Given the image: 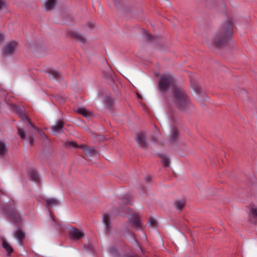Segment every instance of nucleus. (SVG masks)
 Returning a JSON list of instances; mask_svg holds the SVG:
<instances>
[{
  "label": "nucleus",
  "instance_id": "f257e3e1",
  "mask_svg": "<svg viewBox=\"0 0 257 257\" xmlns=\"http://www.w3.org/2000/svg\"><path fill=\"white\" fill-rule=\"evenodd\" d=\"M170 98L173 104L182 112L187 111L192 106L185 90L180 86H174Z\"/></svg>",
  "mask_w": 257,
  "mask_h": 257
},
{
  "label": "nucleus",
  "instance_id": "f03ea898",
  "mask_svg": "<svg viewBox=\"0 0 257 257\" xmlns=\"http://www.w3.org/2000/svg\"><path fill=\"white\" fill-rule=\"evenodd\" d=\"M233 22L228 19L225 24L222 26L220 30L213 37L212 43L216 47L225 46L231 40Z\"/></svg>",
  "mask_w": 257,
  "mask_h": 257
},
{
  "label": "nucleus",
  "instance_id": "7ed1b4c3",
  "mask_svg": "<svg viewBox=\"0 0 257 257\" xmlns=\"http://www.w3.org/2000/svg\"><path fill=\"white\" fill-rule=\"evenodd\" d=\"M174 86H177V85L172 76L167 74L160 76L158 83V88L160 92L165 93L169 88H171L172 90Z\"/></svg>",
  "mask_w": 257,
  "mask_h": 257
},
{
  "label": "nucleus",
  "instance_id": "20e7f679",
  "mask_svg": "<svg viewBox=\"0 0 257 257\" xmlns=\"http://www.w3.org/2000/svg\"><path fill=\"white\" fill-rule=\"evenodd\" d=\"M4 213L12 220L15 222H19L20 221V215L16 211L13 205H6L4 208Z\"/></svg>",
  "mask_w": 257,
  "mask_h": 257
},
{
  "label": "nucleus",
  "instance_id": "39448f33",
  "mask_svg": "<svg viewBox=\"0 0 257 257\" xmlns=\"http://www.w3.org/2000/svg\"><path fill=\"white\" fill-rule=\"evenodd\" d=\"M102 222L104 225L105 234L107 237H109L112 231V225L109 214H105L103 215Z\"/></svg>",
  "mask_w": 257,
  "mask_h": 257
},
{
  "label": "nucleus",
  "instance_id": "423d86ee",
  "mask_svg": "<svg viewBox=\"0 0 257 257\" xmlns=\"http://www.w3.org/2000/svg\"><path fill=\"white\" fill-rule=\"evenodd\" d=\"M18 44L14 41H11L5 45L4 54L6 56L11 55L16 51Z\"/></svg>",
  "mask_w": 257,
  "mask_h": 257
},
{
  "label": "nucleus",
  "instance_id": "0eeeda50",
  "mask_svg": "<svg viewBox=\"0 0 257 257\" xmlns=\"http://www.w3.org/2000/svg\"><path fill=\"white\" fill-rule=\"evenodd\" d=\"M69 233L71 239L73 240L79 239L84 236V234L81 230L73 227L69 228Z\"/></svg>",
  "mask_w": 257,
  "mask_h": 257
},
{
  "label": "nucleus",
  "instance_id": "6e6552de",
  "mask_svg": "<svg viewBox=\"0 0 257 257\" xmlns=\"http://www.w3.org/2000/svg\"><path fill=\"white\" fill-rule=\"evenodd\" d=\"M139 217L138 214L134 212L132 213L128 216L129 220L134 224L138 229H140L142 227V224L139 220Z\"/></svg>",
  "mask_w": 257,
  "mask_h": 257
},
{
  "label": "nucleus",
  "instance_id": "1a4fd4ad",
  "mask_svg": "<svg viewBox=\"0 0 257 257\" xmlns=\"http://www.w3.org/2000/svg\"><path fill=\"white\" fill-rule=\"evenodd\" d=\"M179 133L178 130L175 126L171 128L170 136L168 140L171 143H176L179 139Z\"/></svg>",
  "mask_w": 257,
  "mask_h": 257
},
{
  "label": "nucleus",
  "instance_id": "9d476101",
  "mask_svg": "<svg viewBox=\"0 0 257 257\" xmlns=\"http://www.w3.org/2000/svg\"><path fill=\"white\" fill-rule=\"evenodd\" d=\"M64 127L63 121L62 120H58L55 124L51 127L52 133L54 135H57L62 132Z\"/></svg>",
  "mask_w": 257,
  "mask_h": 257
},
{
  "label": "nucleus",
  "instance_id": "9b49d317",
  "mask_svg": "<svg viewBox=\"0 0 257 257\" xmlns=\"http://www.w3.org/2000/svg\"><path fill=\"white\" fill-rule=\"evenodd\" d=\"M80 148L84 151L87 156H93L97 154V152L92 147L81 145Z\"/></svg>",
  "mask_w": 257,
  "mask_h": 257
},
{
  "label": "nucleus",
  "instance_id": "f8f14e48",
  "mask_svg": "<svg viewBox=\"0 0 257 257\" xmlns=\"http://www.w3.org/2000/svg\"><path fill=\"white\" fill-rule=\"evenodd\" d=\"M48 73L50 80H55L58 81H60L61 80V74L57 71L50 69L48 71Z\"/></svg>",
  "mask_w": 257,
  "mask_h": 257
},
{
  "label": "nucleus",
  "instance_id": "ddd939ff",
  "mask_svg": "<svg viewBox=\"0 0 257 257\" xmlns=\"http://www.w3.org/2000/svg\"><path fill=\"white\" fill-rule=\"evenodd\" d=\"M136 141L142 148H145L147 145V143L146 141L145 135L143 133H138L137 134Z\"/></svg>",
  "mask_w": 257,
  "mask_h": 257
},
{
  "label": "nucleus",
  "instance_id": "4468645a",
  "mask_svg": "<svg viewBox=\"0 0 257 257\" xmlns=\"http://www.w3.org/2000/svg\"><path fill=\"white\" fill-rule=\"evenodd\" d=\"M16 111L18 113L19 116L22 119H26L27 121V123H28V120L29 121L30 120L28 118H27V116L25 113V108L23 106H16Z\"/></svg>",
  "mask_w": 257,
  "mask_h": 257
},
{
  "label": "nucleus",
  "instance_id": "2eb2a0df",
  "mask_svg": "<svg viewBox=\"0 0 257 257\" xmlns=\"http://www.w3.org/2000/svg\"><path fill=\"white\" fill-rule=\"evenodd\" d=\"M14 235L15 238L19 241V243L22 244L25 236V233L22 231V230L20 229H18L15 231Z\"/></svg>",
  "mask_w": 257,
  "mask_h": 257
},
{
  "label": "nucleus",
  "instance_id": "dca6fc26",
  "mask_svg": "<svg viewBox=\"0 0 257 257\" xmlns=\"http://www.w3.org/2000/svg\"><path fill=\"white\" fill-rule=\"evenodd\" d=\"M47 203V207L48 208L49 206L55 207L58 206L60 204L59 201L54 198H50L46 200Z\"/></svg>",
  "mask_w": 257,
  "mask_h": 257
},
{
  "label": "nucleus",
  "instance_id": "f3484780",
  "mask_svg": "<svg viewBox=\"0 0 257 257\" xmlns=\"http://www.w3.org/2000/svg\"><path fill=\"white\" fill-rule=\"evenodd\" d=\"M30 175L33 181L37 183L40 182V179L39 174L35 170H31L30 171Z\"/></svg>",
  "mask_w": 257,
  "mask_h": 257
},
{
  "label": "nucleus",
  "instance_id": "a211bd4d",
  "mask_svg": "<svg viewBox=\"0 0 257 257\" xmlns=\"http://www.w3.org/2000/svg\"><path fill=\"white\" fill-rule=\"evenodd\" d=\"M8 146L3 142L0 141V157H5L8 153Z\"/></svg>",
  "mask_w": 257,
  "mask_h": 257
},
{
  "label": "nucleus",
  "instance_id": "6ab92c4d",
  "mask_svg": "<svg viewBox=\"0 0 257 257\" xmlns=\"http://www.w3.org/2000/svg\"><path fill=\"white\" fill-rule=\"evenodd\" d=\"M56 5V0H47L45 3V8L46 11L52 10Z\"/></svg>",
  "mask_w": 257,
  "mask_h": 257
},
{
  "label": "nucleus",
  "instance_id": "aec40b11",
  "mask_svg": "<svg viewBox=\"0 0 257 257\" xmlns=\"http://www.w3.org/2000/svg\"><path fill=\"white\" fill-rule=\"evenodd\" d=\"M75 111L77 113H79L82 115L86 117H87L91 115V113L90 111L87 110L84 107H78Z\"/></svg>",
  "mask_w": 257,
  "mask_h": 257
},
{
  "label": "nucleus",
  "instance_id": "412c9836",
  "mask_svg": "<svg viewBox=\"0 0 257 257\" xmlns=\"http://www.w3.org/2000/svg\"><path fill=\"white\" fill-rule=\"evenodd\" d=\"M2 246L8 252V254L9 255L13 252V248L7 241H3Z\"/></svg>",
  "mask_w": 257,
  "mask_h": 257
},
{
  "label": "nucleus",
  "instance_id": "4be33fe9",
  "mask_svg": "<svg viewBox=\"0 0 257 257\" xmlns=\"http://www.w3.org/2000/svg\"><path fill=\"white\" fill-rule=\"evenodd\" d=\"M28 125L31 126L35 131H37L40 135L43 138L44 140H46L47 138L44 133L42 131L40 128L37 127L36 126L33 125L30 121L28 120Z\"/></svg>",
  "mask_w": 257,
  "mask_h": 257
},
{
  "label": "nucleus",
  "instance_id": "5701e85b",
  "mask_svg": "<svg viewBox=\"0 0 257 257\" xmlns=\"http://www.w3.org/2000/svg\"><path fill=\"white\" fill-rule=\"evenodd\" d=\"M185 205V201L183 200H178L175 202V206L176 209L181 210Z\"/></svg>",
  "mask_w": 257,
  "mask_h": 257
},
{
  "label": "nucleus",
  "instance_id": "b1692460",
  "mask_svg": "<svg viewBox=\"0 0 257 257\" xmlns=\"http://www.w3.org/2000/svg\"><path fill=\"white\" fill-rule=\"evenodd\" d=\"M74 37L77 41L80 42L82 44H84L85 43V38L82 35L79 33H75Z\"/></svg>",
  "mask_w": 257,
  "mask_h": 257
},
{
  "label": "nucleus",
  "instance_id": "393cba45",
  "mask_svg": "<svg viewBox=\"0 0 257 257\" xmlns=\"http://www.w3.org/2000/svg\"><path fill=\"white\" fill-rule=\"evenodd\" d=\"M159 156L162 158V162L165 167L169 166V160L166 155H159Z\"/></svg>",
  "mask_w": 257,
  "mask_h": 257
},
{
  "label": "nucleus",
  "instance_id": "a878e982",
  "mask_svg": "<svg viewBox=\"0 0 257 257\" xmlns=\"http://www.w3.org/2000/svg\"><path fill=\"white\" fill-rule=\"evenodd\" d=\"M18 133L19 136L21 137V138L22 140H24L26 139V131L25 130H24L22 128H18Z\"/></svg>",
  "mask_w": 257,
  "mask_h": 257
},
{
  "label": "nucleus",
  "instance_id": "bb28decb",
  "mask_svg": "<svg viewBox=\"0 0 257 257\" xmlns=\"http://www.w3.org/2000/svg\"><path fill=\"white\" fill-rule=\"evenodd\" d=\"M105 65L106 72L104 73V76L106 78H109L111 77V69L107 63H106Z\"/></svg>",
  "mask_w": 257,
  "mask_h": 257
},
{
  "label": "nucleus",
  "instance_id": "cd10ccee",
  "mask_svg": "<svg viewBox=\"0 0 257 257\" xmlns=\"http://www.w3.org/2000/svg\"><path fill=\"white\" fill-rule=\"evenodd\" d=\"M143 32L144 33V34H145L146 36V38L148 40H155L156 39H157V40L160 39V37H157V36H152V35H150L148 31L145 30H143Z\"/></svg>",
  "mask_w": 257,
  "mask_h": 257
},
{
  "label": "nucleus",
  "instance_id": "c85d7f7f",
  "mask_svg": "<svg viewBox=\"0 0 257 257\" xmlns=\"http://www.w3.org/2000/svg\"><path fill=\"white\" fill-rule=\"evenodd\" d=\"M192 87L193 89L196 92H197L198 94H202L203 91L202 90V88L199 86L198 85L196 84H192Z\"/></svg>",
  "mask_w": 257,
  "mask_h": 257
},
{
  "label": "nucleus",
  "instance_id": "c756f323",
  "mask_svg": "<svg viewBox=\"0 0 257 257\" xmlns=\"http://www.w3.org/2000/svg\"><path fill=\"white\" fill-rule=\"evenodd\" d=\"M108 252L114 257H117L118 255L116 249L114 247H110L108 249Z\"/></svg>",
  "mask_w": 257,
  "mask_h": 257
},
{
  "label": "nucleus",
  "instance_id": "7c9ffc66",
  "mask_svg": "<svg viewBox=\"0 0 257 257\" xmlns=\"http://www.w3.org/2000/svg\"><path fill=\"white\" fill-rule=\"evenodd\" d=\"M250 211L254 217H257V207L255 206L251 207Z\"/></svg>",
  "mask_w": 257,
  "mask_h": 257
},
{
  "label": "nucleus",
  "instance_id": "2f4dec72",
  "mask_svg": "<svg viewBox=\"0 0 257 257\" xmlns=\"http://www.w3.org/2000/svg\"><path fill=\"white\" fill-rule=\"evenodd\" d=\"M128 235L130 236V237L131 238V239H132V241H134V242H137V241H136V240L135 238V237H134V235H133L132 233H131V232H128Z\"/></svg>",
  "mask_w": 257,
  "mask_h": 257
},
{
  "label": "nucleus",
  "instance_id": "473e14b6",
  "mask_svg": "<svg viewBox=\"0 0 257 257\" xmlns=\"http://www.w3.org/2000/svg\"><path fill=\"white\" fill-rule=\"evenodd\" d=\"M28 139H29V144L30 145H32L34 143V140H33V137L29 136Z\"/></svg>",
  "mask_w": 257,
  "mask_h": 257
},
{
  "label": "nucleus",
  "instance_id": "72a5a7b5",
  "mask_svg": "<svg viewBox=\"0 0 257 257\" xmlns=\"http://www.w3.org/2000/svg\"><path fill=\"white\" fill-rule=\"evenodd\" d=\"M156 223L155 220L153 219H150L148 222V223H150L152 226H155Z\"/></svg>",
  "mask_w": 257,
  "mask_h": 257
},
{
  "label": "nucleus",
  "instance_id": "f704fd0d",
  "mask_svg": "<svg viewBox=\"0 0 257 257\" xmlns=\"http://www.w3.org/2000/svg\"><path fill=\"white\" fill-rule=\"evenodd\" d=\"M105 101L106 102H108L109 106H111V103H112V101H111V99L110 98H106L105 99Z\"/></svg>",
  "mask_w": 257,
  "mask_h": 257
},
{
  "label": "nucleus",
  "instance_id": "c9c22d12",
  "mask_svg": "<svg viewBox=\"0 0 257 257\" xmlns=\"http://www.w3.org/2000/svg\"><path fill=\"white\" fill-rule=\"evenodd\" d=\"M5 5L4 3V0H0V10H1L3 7H5Z\"/></svg>",
  "mask_w": 257,
  "mask_h": 257
},
{
  "label": "nucleus",
  "instance_id": "e433bc0d",
  "mask_svg": "<svg viewBox=\"0 0 257 257\" xmlns=\"http://www.w3.org/2000/svg\"><path fill=\"white\" fill-rule=\"evenodd\" d=\"M69 145L70 146H72V147H74V148H75V147H77V146H76V145L75 144V143L74 142H69Z\"/></svg>",
  "mask_w": 257,
  "mask_h": 257
},
{
  "label": "nucleus",
  "instance_id": "4c0bfd02",
  "mask_svg": "<svg viewBox=\"0 0 257 257\" xmlns=\"http://www.w3.org/2000/svg\"><path fill=\"white\" fill-rule=\"evenodd\" d=\"M84 247L85 248H86V247H87L88 248L89 250H90V251H91V246L88 244H86V245H84Z\"/></svg>",
  "mask_w": 257,
  "mask_h": 257
},
{
  "label": "nucleus",
  "instance_id": "58836bf2",
  "mask_svg": "<svg viewBox=\"0 0 257 257\" xmlns=\"http://www.w3.org/2000/svg\"><path fill=\"white\" fill-rule=\"evenodd\" d=\"M151 179V176H147L145 178V180L147 182H149Z\"/></svg>",
  "mask_w": 257,
  "mask_h": 257
},
{
  "label": "nucleus",
  "instance_id": "ea45409f",
  "mask_svg": "<svg viewBox=\"0 0 257 257\" xmlns=\"http://www.w3.org/2000/svg\"><path fill=\"white\" fill-rule=\"evenodd\" d=\"M4 37L2 33H0V42L3 40Z\"/></svg>",
  "mask_w": 257,
  "mask_h": 257
},
{
  "label": "nucleus",
  "instance_id": "a19ab883",
  "mask_svg": "<svg viewBox=\"0 0 257 257\" xmlns=\"http://www.w3.org/2000/svg\"><path fill=\"white\" fill-rule=\"evenodd\" d=\"M59 101H60V103L63 102L64 101V98H63V97H61L60 98Z\"/></svg>",
  "mask_w": 257,
  "mask_h": 257
},
{
  "label": "nucleus",
  "instance_id": "79ce46f5",
  "mask_svg": "<svg viewBox=\"0 0 257 257\" xmlns=\"http://www.w3.org/2000/svg\"><path fill=\"white\" fill-rule=\"evenodd\" d=\"M124 203H125V204H127V203H130H130L129 202V201H128V199H126V200L124 201Z\"/></svg>",
  "mask_w": 257,
  "mask_h": 257
},
{
  "label": "nucleus",
  "instance_id": "37998d69",
  "mask_svg": "<svg viewBox=\"0 0 257 257\" xmlns=\"http://www.w3.org/2000/svg\"><path fill=\"white\" fill-rule=\"evenodd\" d=\"M123 210H124V211H128L129 210V208H126H126H124Z\"/></svg>",
  "mask_w": 257,
  "mask_h": 257
},
{
  "label": "nucleus",
  "instance_id": "c03bdc74",
  "mask_svg": "<svg viewBox=\"0 0 257 257\" xmlns=\"http://www.w3.org/2000/svg\"><path fill=\"white\" fill-rule=\"evenodd\" d=\"M97 137L98 138V139H99V140H101V138H102V136H97Z\"/></svg>",
  "mask_w": 257,
  "mask_h": 257
},
{
  "label": "nucleus",
  "instance_id": "a18cd8bd",
  "mask_svg": "<svg viewBox=\"0 0 257 257\" xmlns=\"http://www.w3.org/2000/svg\"><path fill=\"white\" fill-rule=\"evenodd\" d=\"M117 213H118L119 215H122L120 212H118Z\"/></svg>",
  "mask_w": 257,
  "mask_h": 257
},
{
  "label": "nucleus",
  "instance_id": "49530a36",
  "mask_svg": "<svg viewBox=\"0 0 257 257\" xmlns=\"http://www.w3.org/2000/svg\"><path fill=\"white\" fill-rule=\"evenodd\" d=\"M113 1L115 3L117 2V0H113Z\"/></svg>",
  "mask_w": 257,
  "mask_h": 257
},
{
  "label": "nucleus",
  "instance_id": "de8ad7c7",
  "mask_svg": "<svg viewBox=\"0 0 257 257\" xmlns=\"http://www.w3.org/2000/svg\"><path fill=\"white\" fill-rule=\"evenodd\" d=\"M51 218L52 220L54 221L53 218H52V217H51Z\"/></svg>",
  "mask_w": 257,
  "mask_h": 257
},
{
  "label": "nucleus",
  "instance_id": "09e8293b",
  "mask_svg": "<svg viewBox=\"0 0 257 257\" xmlns=\"http://www.w3.org/2000/svg\"><path fill=\"white\" fill-rule=\"evenodd\" d=\"M170 119H172V117L170 116Z\"/></svg>",
  "mask_w": 257,
  "mask_h": 257
}]
</instances>
